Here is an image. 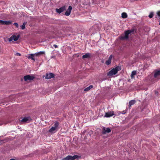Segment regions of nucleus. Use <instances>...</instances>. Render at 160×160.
Returning a JSON list of instances; mask_svg holds the SVG:
<instances>
[{"instance_id": "nucleus-1", "label": "nucleus", "mask_w": 160, "mask_h": 160, "mask_svg": "<svg viewBox=\"0 0 160 160\" xmlns=\"http://www.w3.org/2000/svg\"><path fill=\"white\" fill-rule=\"evenodd\" d=\"M134 30L133 29H131L130 30H128L127 31H125L124 33V36H121L120 37V39L122 40H124L125 39H127L128 38V35L134 32Z\"/></svg>"}, {"instance_id": "nucleus-2", "label": "nucleus", "mask_w": 160, "mask_h": 160, "mask_svg": "<svg viewBox=\"0 0 160 160\" xmlns=\"http://www.w3.org/2000/svg\"><path fill=\"white\" fill-rule=\"evenodd\" d=\"M58 122L56 121L55 122L54 126L52 127L49 130V132L51 133H54L57 131V128L59 126Z\"/></svg>"}, {"instance_id": "nucleus-3", "label": "nucleus", "mask_w": 160, "mask_h": 160, "mask_svg": "<svg viewBox=\"0 0 160 160\" xmlns=\"http://www.w3.org/2000/svg\"><path fill=\"white\" fill-rule=\"evenodd\" d=\"M119 67H117L115 68H113L108 73L107 75L108 76H111L116 74L119 71Z\"/></svg>"}, {"instance_id": "nucleus-4", "label": "nucleus", "mask_w": 160, "mask_h": 160, "mask_svg": "<svg viewBox=\"0 0 160 160\" xmlns=\"http://www.w3.org/2000/svg\"><path fill=\"white\" fill-rule=\"evenodd\" d=\"M153 73L154 78L158 80L160 79V69H157L154 70L153 72Z\"/></svg>"}, {"instance_id": "nucleus-5", "label": "nucleus", "mask_w": 160, "mask_h": 160, "mask_svg": "<svg viewBox=\"0 0 160 160\" xmlns=\"http://www.w3.org/2000/svg\"><path fill=\"white\" fill-rule=\"evenodd\" d=\"M78 158L79 156L78 155H74L72 156L71 155H68L61 160H75Z\"/></svg>"}, {"instance_id": "nucleus-6", "label": "nucleus", "mask_w": 160, "mask_h": 160, "mask_svg": "<svg viewBox=\"0 0 160 160\" xmlns=\"http://www.w3.org/2000/svg\"><path fill=\"white\" fill-rule=\"evenodd\" d=\"M35 78V77L32 75H27L23 77V79L25 81H32Z\"/></svg>"}, {"instance_id": "nucleus-7", "label": "nucleus", "mask_w": 160, "mask_h": 160, "mask_svg": "<svg viewBox=\"0 0 160 160\" xmlns=\"http://www.w3.org/2000/svg\"><path fill=\"white\" fill-rule=\"evenodd\" d=\"M54 77V74L52 73H48L46 74L45 78L48 79H50Z\"/></svg>"}, {"instance_id": "nucleus-8", "label": "nucleus", "mask_w": 160, "mask_h": 160, "mask_svg": "<svg viewBox=\"0 0 160 160\" xmlns=\"http://www.w3.org/2000/svg\"><path fill=\"white\" fill-rule=\"evenodd\" d=\"M72 8L71 6H69L68 9L65 12V15L67 16H68L71 13V11L72 10Z\"/></svg>"}, {"instance_id": "nucleus-9", "label": "nucleus", "mask_w": 160, "mask_h": 160, "mask_svg": "<svg viewBox=\"0 0 160 160\" xmlns=\"http://www.w3.org/2000/svg\"><path fill=\"white\" fill-rule=\"evenodd\" d=\"M65 10V6H63L61 7L59 9L56 8V11L58 13H60Z\"/></svg>"}, {"instance_id": "nucleus-10", "label": "nucleus", "mask_w": 160, "mask_h": 160, "mask_svg": "<svg viewBox=\"0 0 160 160\" xmlns=\"http://www.w3.org/2000/svg\"><path fill=\"white\" fill-rule=\"evenodd\" d=\"M112 57H113V56H112V55H110L109 56L108 59L106 61L105 64L107 65H109L111 64V60L112 59Z\"/></svg>"}, {"instance_id": "nucleus-11", "label": "nucleus", "mask_w": 160, "mask_h": 160, "mask_svg": "<svg viewBox=\"0 0 160 160\" xmlns=\"http://www.w3.org/2000/svg\"><path fill=\"white\" fill-rule=\"evenodd\" d=\"M111 130L110 129L108 128H103L102 130V133L105 134L106 133H109L110 132Z\"/></svg>"}, {"instance_id": "nucleus-12", "label": "nucleus", "mask_w": 160, "mask_h": 160, "mask_svg": "<svg viewBox=\"0 0 160 160\" xmlns=\"http://www.w3.org/2000/svg\"><path fill=\"white\" fill-rule=\"evenodd\" d=\"M114 115V112L113 111L108 112L106 113L105 117L108 118Z\"/></svg>"}, {"instance_id": "nucleus-13", "label": "nucleus", "mask_w": 160, "mask_h": 160, "mask_svg": "<svg viewBox=\"0 0 160 160\" xmlns=\"http://www.w3.org/2000/svg\"><path fill=\"white\" fill-rule=\"evenodd\" d=\"M36 56V54H32L29 55V56L28 57V58L29 59H31L32 60L35 61V59L34 58Z\"/></svg>"}, {"instance_id": "nucleus-14", "label": "nucleus", "mask_w": 160, "mask_h": 160, "mask_svg": "<svg viewBox=\"0 0 160 160\" xmlns=\"http://www.w3.org/2000/svg\"><path fill=\"white\" fill-rule=\"evenodd\" d=\"M30 120H31V118L30 117H25L21 120V121L23 122H26Z\"/></svg>"}, {"instance_id": "nucleus-15", "label": "nucleus", "mask_w": 160, "mask_h": 160, "mask_svg": "<svg viewBox=\"0 0 160 160\" xmlns=\"http://www.w3.org/2000/svg\"><path fill=\"white\" fill-rule=\"evenodd\" d=\"M91 54L89 53H87L85 55L82 56V58L83 59L86 58H90L91 56Z\"/></svg>"}, {"instance_id": "nucleus-16", "label": "nucleus", "mask_w": 160, "mask_h": 160, "mask_svg": "<svg viewBox=\"0 0 160 160\" xmlns=\"http://www.w3.org/2000/svg\"><path fill=\"white\" fill-rule=\"evenodd\" d=\"M12 37L13 40L14 41H16L18 40V39L20 37V35H18L17 36L12 35Z\"/></svg>"}, {"instance_id": "nucleus-17", "label": "nucleus", "mask_w": 160, "mask_h": 160, "mask_svg": "<svg viewBox=\"0 0 160 160\" xmlns=\"http://www.w3.org/2000/svg\"><path fill=\"white\" fill-rule=\"evenodd\" d=\"M136 101L134 100H132L129 102V105L130 107L132 105H134L136 102Z\"/></svg>"}, {"instance_id": "nucleus-18", "label": "nucleus", "mask_w": 160, "mask_h": 160, "mask_svg": "<svg viewBox=\"0 0 160 160\" xmlns=\"http://www.w3.org/2000/svg\"><path fill=\"white\" fill-rule=\"evenodd\" d=\"M93 86L92 85H90L89 86L87 87L84 89V91H88L90 90L91 88H93Z\"/></svg>"}, {"instance_id": "nucleus-19", "label": "nucleus", "mask_w": 160, "mask_h": 160, "mask_svg": "<svg viewBox=\"0 0 160 160\" xmlns=\"http://www.w3.org/2000/svg\"><path fill=\"white\" fill-rule=\"evenodd\" d=\"M45 52L44 51H40L38 52L35 53L36 56H38L40 55H42L44 54Z\"/></svg>"}, {"instance_id": "nucleus-20", "label": "nucleus", "mask_w": 160, "mask_h": 160, "mask_svg": "<svg viewBox=\"0 0 160 160\" xmlns=\"http://www.w3.org/2000/svg\"><path fill=\"white\" fill-rule=\"evenodd\" d=\"M122 17L123 18H127L128 15L125 12H122Z\"/></svg>"}, {"instance_id": "nucleus-21", "label": "nucleus", "mask_w": 160, "mask_h": 160, "mask_svg": "<svg viewBox=\"0 0 160 160\" xmlns=\"http://www.w3.org/2000/svg\"><path fill=\"white\" fill-rule=\"evenodd\" d=\"M12 23V22L10 21H4V25H9Z\"/></svg>"}, {"instance_id": "nucleus-22", "label": "nucleus", "mask_w": 160, "mask_h": 160, "mask_svg": "<svg viewBox=\"0 0 160 160\" xmlns=\"http://www.w3.org/2000/svg\"><path fill=\"white\" fill-rule=\"evenodd\" d=\"M136 74V71H132V72L131 74V77L132 78H134L133 76L135 75Z\"/></svg>"}, {"instance_id": "nucleus-23", "label": "nucleus", "mask_w": 160, "mask_h": 160, "mask_svg": "<svg viewBox=\"0 0 160 160\" xmlns=\"http://www.w3.org/2000/svg\"><path fill=\"white\" fill-rule=\"evenodd\" d=\"M27 23L26 22H25L23 23L22 25L21 26L22 29H24L25 28V25Z\"/></svg>"}, {"instance_id": "nucleus-24", "label": "nucleus", "mask_w": 160, "mask_h": 160, "mask_svg": "<svg viewBox=\"0 0 160 160\" xmlns=\"http://www.w3.org/2000/svg\"><path fill=\"white\" fill-rule=\"evenodd\" d=\"M153 12H151L148 16V17L150 18H152L153 17Z\"/></svg>"}, {"instance_id": "nucleus-25", "label": "nucleus", "mask_w": 160, "mask_h": 160, "mask_svg": "<svg viewBox=\"0 0 160 160\" xmlns=\"http://www.w3.org/2000/svg\"><path fill=\"white\" fill-rule=\"evenodd\" d=\"M12 40H13V38H12V36H11V37H10L9 39H8V41H9V42H11L12 41Z\"/></svg>"}, {"instance_id": "nucleus-26", "label": "nucleus", "mask_w": 160, "mask_h": 160, "mask_svg": "<svg viewBox=\"0 0 160 160\" xmlns=\"http://www.w3.org/2000/svg\"><path fill=\"white\" fill-rule=\"evenodd\" d=\"M13 24L17 27L18 28V24L17 23L15 22L13 23Z\"/></svg>"}, {"instance_id": "nucleus-27", "label": "nucleus", "mask_w": 160, "mask_h": 160, "mask_svg": "<svg viewBox=\"0 0 160 160\" xmlns=\"http://www.w3.org/2000/svg\"><path fill=\"white\" fill-rule=\"evenodd\" d=\"M4 21L2 20H0V23L4 25Z\"/></svg>"}, {"instance_id": "nucleus-28", "label": "nucleus", "mask_w": 160, "mask_h": 160, "mask_svg": "<svg viewBox=\"0 0 160 160\" xmlns=\"http://www.w3.org/2000/svg\"><path fill=\"white\" fill-rule=\"evenodd\" d=\"M157 14L159 17H160V11L157 12Z\"/></svg>"}, {"instance_id": "nucleus-29", "label": "nucleus", "mask_w": 160, "mask_h": 160, "mask_svg": "<svg viewBox=\"0 0 160 160\" xmlns=\"http://www.w3.org/2000/svg\"><path fill=\"white\" fill-rule=\"evenodd\" d=\"M16 55L17 56H20L21 55L20 53L17 52L16 53Z\"/></svg>"}, {"instance_id": "nucleus-30", "label": "nucleus", "mask_w": 160, "mask_h": 160, "mask_svg": "<svg viewBox=\"0 0 160 160\" xmlns=\"http://www.w3.org/2000/svg\"><path fill=\"white\" fill-rule=\"evenodd\" d=\"M53 46H54L55 48H58V46L57 45H56V44H54V45H53Z\"/></svg>"}, {"instance_id": "nucleus-31", "label": "nucleus", "mask_w": 160, "mask_h": 160, "mask_svg": "<svg viewBox=\"0 0 160 160\" xmlns=\"http://www.w3.org/2000/svg\"><path fill=\"white\" fill-rule=\"evenodd\" d=\"M120 113L122 114H125L126 113V112L125 111H123V112H120Z\"/></svg>"}, {"instance_id": "nucleus-32", "label": "nucleus", "mask_w": 160, "mask_h": 160, "mask_svg": "<svg viewBox=\"0 0 160 160\" xmlns=\"http://www.w3.org/2000/svg\"><path fill=\"white\" fill-rule=\"evenodd\" d=\"M55 57L54 56H52L51 57V58H54Z\"/></svg>"}, {"instance_id": "nucleus-33", "label": "nucleus", "mask_w": 160, "mask_h": 160, "mask_svg": "<svg viewBox=\"0 0 160 160\" xmlns=\"http://www.w3.org/2000/svg\"><path fill=\"white\" fill-rule=\"evenodd\" d=\"M159 24L160 25V22H159Z\"/></svg>"}]
</instances>
